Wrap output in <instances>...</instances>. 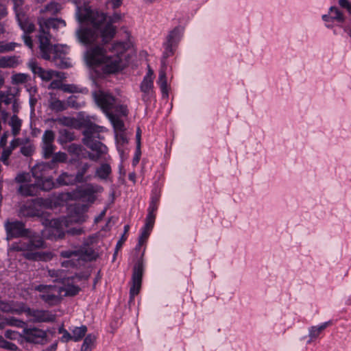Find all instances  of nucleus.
<instances>
[{
  "label": "nucleus",
  "instance_id": "nucleus-37",
  "mask_svg": "<svg viewBox=\"0 0 351 351\" xmlns=\"http://www.w3.org/2000/svg\"><path fill=\"white\" fill-rule=\"evenodd\" d=\"M111 173V167L108 164H102L95 172L96 176L101 180H106Z\"/></svg>",
  "mask_w": 351,
  "mask_h": 351
},
{
  "label": "nucleus",
  "instance_id": "nucleus-28",
  "mask_svg": "<svg viewBox=\"0 0 351 351\" xmlns=\"http://www.w3.org/2000/svg\"><path fill=\"white\" fill-rule=\"evenodd\" d=\"M115 140L117 143V150L121 158L123 157L125 152V145L128 144V140L124 132L115 134Z\"/></svg>",
  "mask_w": 351,
  "mask_h": 351
},
{
  "label": "nucleus",
  "instance_id": "nucleus-21",
  "mask_svg": "<svg viewBox=\"0 0 351 351\" xmlns=\"http://www.w3.org/2000/svg\"><path fill=\"white\" fill-rule=\"evenodd\" d=\"M140 90L142 93V100L148 103L154 97V81L147 79H143L140 84Z\"/></svg>",
  "mask_w": 351,
  "mask_h": 351
},
{
  "label": "nucleus",
  "instance_id": "nucleus-57",
  "mask_svg": "<svg viewBox=\"0 0 351 351\" xmlns=\"http://www.w3.org/2000/svg\"><path fill=\"white\" fill-rule=\"evenodd\" d=\"M115 111L121 116H126L128 112V107L125 105H119L116 106Z\"/></svg>",
  "mask_w": 351,
  "mask_h": 351
},
{
  "label": "nucleus",
  "instance_id": "nucleus-42",
  "mask_svg": "<svg viewBox=\"0 0 351 351\" xmlns=\"http://www.w3.org/2000/svg\"><path fill=\"white\" fill-rule=\"evenodd\" d=\"M61 9V6L59 3L56 2H51L48 3L44 10H42L41 12H47L49 14H56L58 13Z\"/></svg>",
  "mask_w": 351,
  "mask_h": 351
},
{
  "label": "nucleus",
  "instance_id": "nucleus-64",
  "mask_svg": "<svg viewBox=\"0 0 351 351\" xmlns=\"http://www.w3.org/2000/svg\"><path fill=\"white\" fill-rule=\"evenodd\" d=\"M60 82L58 80H53L51 82V84L49 86V88L51 89H55V88H60Z\"/></svg>",
  "mask_w": 351,
  "mask_h": 351
},
{
  "label": "nucleus",
  "instance_id": "nucleus-46",
  "mask_svg": "<svg viewBox=\"0 0 351 351\" xmlns=\"http://www.w3.org/2000/svg\"><path fill=\"white\" fill-rule=\"evenodd\" d=\"M67 160V155L64 152H58L56 153L49 162L53 166L56 162H64Z\"/></svg>",
  "mask_w": 351,
  "mask_h": 351
},
{
  "label": "nucleus",
  "instance_id": "nucleus-31",
  "mask_svg": "<svg viewBox=\"0 0 351 351\" xmlns=\"http://www.w3.org/2000/svg\"><path fill=\"white\" fill-rule=\"evenodd\" d=\"M27 66L34 73V75L40 77V79L43 77V75H44L43 73L45 71V70L38 64L36 60L31 59L28 62Z\"/></svg>",
  "mask_w": 351,
  "mask_h": 351
},
{
  "label": "nucleus",
  "instance_id": "nucleus-30",
  "mask_svg": "<svg viewBox=\"0 0 351 351\" xmlns=\"http://www.w3.org/2000/svg\"><path fill=\"white\" fill-rule=\"evenodd\" d=\"M107 117H108L111 123L113 125L115 134L117 132H124L125 126L123 121H121L119 117L112 114L111 112L107 114Z\"/></svg>",
  "mask_w": 351,
  "mask_h": 351
},
{
  "label": "nucleus",
  "instance_id": "nucleus-48",
  "mask_svg": "<svg viewBox=\"0 0 351 351\" xmlns=\"http://www.w3.org/2000/svg\"><path fill=\"white\" fill-rule=\"evenodd\" d=\"M151 232L152 231L145 229L143 228L141 229V234L138 237L139 245H143L146 243Z\"/></svg>",
  "mask_w": 351,
  "mask_h": 351
},
{
  "label": "nucleus",
  "instance_id": "nucleus-12",
  "mask_svg": "<svg viewBox=\"0 0 351 351\" xmlns=\"http://www.w3.org/2000/svg\"><path fill=\"white\" fill-rule=\"evenodd\" d=\"M16 182L20 184L19 192L24 196H34L40 189V184L35 180L34 183H30L31 176L29 173L21 172L15 178Z\"/></svg>",
  "mask_w": 351,
  "mask_h": 351
},
{
  "label": "nucleus",
  "instance_id": "nucleus-1",
  "mask_svg": "<svg viewBox=\"0 0 351 351\" xmlns=\"http://www.w3.org/2000/svg\"><path fill=\"white\" fill-rule=\"evenodd\" d=\"M76 6L75 18L81 24L76 30L78 41L84 45L96 44L101 38L102 43H109L115 36L117 27L113 23L121 19V14L108 16L103 12L92 10L85 0H73Z\"/></svg>",
  "mask_w": 351,
  "mask_h": 351
},
{
  "label": "nucleus",
  "instance_id": "nucleus-15",
  "mask_svg": "<svg viewBox=\"0 0 351 351\" xmlns=\"http://www.w3.org/2000/svg\"><path fill=\"white\" fill-rule=\"evenodd\" d=\"M21 337L27 342L44 344L47 341V332L36 327L24 328Z\"/></svg>",
  "mask_w": 351,
  "mask_h": 351
},
{
  "label": "nucleus",
  "instance_id": "nucleus-40",
  "mask_svg": "<svg viewBox=\"0 0 351 351\" xmlns=\"http://www.w3.org/2000/svg\"><path fill=\"white\" fill-rule=\"evenodd\" d=\"M65 103L66 104V108L70 106L77 109L84 106V101L83 100H78L75 95L70 96Z\"/></svg>",
  "mask_w": 351,
  "mask_h": 351
},
{
  "label": "nucleus",
  "instance_id": "nucleus-19",
  "mask_svg": "<svg viewBox=\"0 0 351 351\" xmlns=\"http://www.w3.org/2000/svg\"><path fill=\"white\" fill-rule=\"evenodd\" d=\"M55 133L51 130H46L42 137V150L45 158H49L53 153L56 146L53 144Z\"/></svg>",
  "mask_w": 351,
  "mask_h": 351
},
{
  "label": "nucleus",
  "instance_id": "nucleus-7",
  "mask_svg": "<svg viewBox=\"0 0 351 351\" xmlns=\"http://www.w3.org/2000/svg\"><path fill=\"white\" fill-rule=\"evenodd\" d=\"M16 18L21 29L24 32L23 39L25 44L30 49L33 48V43L31 37L27 34L34 31L35 27L33 22L27 16L23 0H12Z\"/></svg>",
  "mask_w": 351,
  "mask_h": 351
},
{
  "label": "nucleus",
  "instance_id": "nucleus-41",
  "mask_svg": "<svg viewBox=\"0 0 351 351\" xmlns=\"http://www.w3.org/2000/svg\"><path fill=\"white\" fill-rule=\"evenodd\" d=\"M14 99V95L8 89L5 91L0 90V101L6 105L12 104Z\"/></svg>",
  "mask_w": 351,
  "mask_h": 351
},
{
  "label": "nucleus",
  "instance_id": "nucleus-38",
  "mask_svg": "<svg viewBox=\"0 0 351 351\" xmlns=\"http://www.w3.org/2000/svg\"><path fill=\"white\" fill-rule=\"evenodd\" d=\"M95 337L93 335H88L82 345L81 351H91L95 341Z\"/></svg>",
  "mask_w": 351,
  "mask_h": 351
},
{
  "label": "nucleus",
  "instance_id": "nucleus-18",
  "mask_svg": "<svg viewBox=\"0 0 351 351\" xmlns=\"http://www.w3.org/2000/svg\"><path fill=\"white\" fill-rule=\"evenodd\" d=\"M23 313L33 322H50L55 319V316L50 311L46 310L32 309L24 304Z\"/></svg>",
  "mask_w": 351,
  "mask_h": 351
},
{
  "label": "nucleus",
  "instance_id": "nucleus-36",
  "mask_svg": "<svg viewBox=\"0 0 351 351\" xmlns=\"http://www.w3.org/2000/svg\"><path fill=\"white\" fill-rule=\"evenodd\" d=\"M9 125L12 128V134L14 136H16L21 131L22 121L16 115L14 114L11 117Z\"/></svg>",
  "mask_w": 351,
  "mask_h": 351
},
{
  "label": "nucleus",
  "instance_id": "nucleus-32",
  "mask_svg": "<svg viewBox=\"0 0 351 351\" xmlns=\"http://www.w3.org/2000/svg\"><path fill=\"white\" fill-rule=\"evenodd\" d=\"M27 66L34 73V75L40 77V79L43 77V75H44L43 73L45 71V70L38 64L36 60L31 59L28 62Z\"/></svg>",
  "mask_w": 351,
  "mask_h": 351
},
{
  "label": "nucleus",
  "instance_id": "nucleus-58",
  "mask_svg": "<svg viewBox=\"0 0 351 351\" xmlns=\"http://www.w3.org/2000/svg\"><path fill=\"white\" fill-rule=\"evenodd\" d=\"M23 208H25V207L22 208L21 209V213L23 215V216H29V217H34V216H37V217H45V214L43 213H40L39 211H37L36 213L35 212H32V211H28L27 213H25L24 210H23Z\"/></svg>",
  "mask_w": 351,
  "mask_h": 351
},
{
  "label": "nucleus",
  "instance_id": "nucleus-27",
  "mask_svg": "<svg viewBox=\"0 0 351 351\" xmlns=\"http://www.w3.org/2000/svg\"><path fill=\"white\" fill-rule=\"evenodd\" d=\"M157 83L160 86L162 97L167 98L169 97V88L167 84L166 72L164 69H160Z\"/></svg>",
  "mask_w": 351,
  "mask_h": 351
},
{
  "label": "nucleus",
  "instance_id": "nucleus-24",
  "mask_svg": "<svg viewBox=\"0 0 351 351\" xmlns=\"http://www.w3.org/2000/svg\"><path fill=\"white\" fill-rule=\"evenodd\" d=\"M21 63L22 60L18 56L0 57V68H16Z\"/></svg>",
  "mask_w": 351,
  "mask_h": 351
},
{
  "label": "nucleus",
  "instance_id": "nucleus-17",
  "mask_svg": "<svg viewBox=\"0 0 351 351\" xmlns=\"http://www.w3.org/2000/svg\"><path fill=\"white\" fill-rule=\"evenodd\" d=\"M93 97L97 105L107 115L115 104L114 98L108 93L102 90H97L93 93Z\"/></svg>",
  "mask_w": 351,
  "mask_h": 351
},
{
  "label": "nucleus",
  "instance_id": "nucleus-59",
  "mask_svg": "<svg viewBox=\"0 0 351 351\" xmlns=\"http://www.w3.org/2000/svg\"><path fill=\"white\" fill-rule=\"evenodd\" d=\"M67 232L71 235H81L84 233V229L82 227L72 228L69 229Z\"/></svg>",
  "mask_w": 351,
  "mask_h": 351
},
{
  "label": "nucleus",
  "instance_id": "nucleus-55",
  "mask_svg": "<svg viewBox=\"0 0 351 351\" xmlns=\"http://www.w3.org/2000/svg\"><path fill=\"white\" fill-rule=\"evenodd\" d=\"M123 3V0H106V3L108 8L117 9L119 8Z\"/></svg>",
  "mask_w": 351,
  "mask_h": 351
},
{
  "label": "nucleus",
  "instance_id": "nucleus-20",
  "mask_svg": "<svg viewBox=\"0 0 351 351\" xmlns=\"http://www.w3.org/2000/svg\"><path fill=\"white\" fill-rule=\"evenodd\" d=\"M60 256L68 260L62 263V266L64 267H77L80 263L81 255L78 251L75 250H64L60 252Z\"/></svg>",
  "mask_w": 351,
  "mask_h": 351
},
{
  "label": "nucleus",
  "instance_id": "nucleus-16",
  "mask_svg": "<svg viewBox=\"0 0 351 351\" xmlns=\"http://www.w3.org/2000/svg\"><path fill=\"white\" fill-rule=\"evenodd\" d=\"M103 191V187L99 185L87 184L78 187L75 193L80 198L83 199L88 203L93 204L97 199V194L101 193Z\"/></svg>",
  "mask_w": 351,
  "mask_h": 351
},
{
  "label": "nucleus",
  "instance_id": "nucleus-44",
  "mask_svg": "<svg viewBox=\"0 0 351 351\" xmlns=\"http://www.w3.org/2000/svg\"><path fill=\"white\" fill-rule=\"evenodd\" d=\"M4 320L5 326H16L19 328H23L25 326V323L23 321L17 319L14 317L6 318Z\"/></svg>",
  "mask_w": 351,
  "mask_h": 351
},
{
  "label": "nucleus",
  "instance_id": "nucleus-13",
  "mask_svg": "<svg viewBox=\"0 0 351 351\" xmlns=\"http://www.w3.org/2000/svg\"><path fill=\"white\" fill-rule=\"evenodd\" d=\"M50 47L49 56H51V53H53L52 61L57 66L66 69L72 66L71 60L66 57L70 50L69 46L66 45H55L52 47L50 45Z\"/></svg>",
  "mask_w": 351,
  "mask_h": 351
},
{
  "label": "nucleus",
  "instance_id": "nucleus-34",
  "mask_svg": "<svg viewBox=\"0 0 351 351\" xmlns=\"http://www.w3.org/2000/svg\"><path fill=\"white\" fill-rule=\"evenodd\" d=\"M48 276L53 278L54 282H60L64 284V281L69 280V278H65V274L63 270H48Z\"/></svg>",
  "mask_w": 351,
  "mask_h": 351
},
{
  "label": "nucleus",
  "instance_id": "nucleus-6",
  "mask_svg": "<svg viewBox=\"0 0 351 351\" xmlns=\"http://www.w3.org/2000/svg\"><path fill=\"white\" fill-rule=\"evenodd\" d=\"M38 24L40 26L38 40L40 56L45 60H49L51 51V35L48 32V29L50 28L58 29L64 27L66 26V23L64 21L59 19H44L42 18L38 19Z\"/></svg>",
  "mask_w": 351,
  "mask_h": 351
},
{
  "label": "nucleus",
  "instance_id": "nucleus-22",
  "mask_svg": "<svg viewBox=\"0 0 351 351\" xmlns=\"http://www.w3.org/2000/svg\"><path fill=\"white\" fill-rule=\"evenodd\" d=\"M24 309L23 302H6L0 300V310L5 313H11L19 315L23 313Z\"/></svg>",
  "mask_w": 351,
  "mask_h": 351
},
{
  "label": "nucleus",
  "instance_id": "nucleus-43",
  "mask_svg": "<svg viewBox=\"0 0 351 351\" xmlns=\"http://www.w3.org/2000/svg\"><path fill=\"white\" fill-rule=\"evenodd\" d=\"M73 134L66 130H62L60 132L58 141L63 144L73 140Z\"/></svg>",
  "mask_w": 351,
  "mask_h": 351
},
{
  "label": "nucleus",
  "instance_id": "nucleus-25",
  "mask_svg": "<svg viewBox=\"0 0 351 351\" xmlns=\"http://www.w3.org/2000/svg\"><path fill=\"white\" fill-rule=\"evenodd\" d=\"M331 324V322H326L324 323H322L319 325L317 326H311L308 328V337L309 339L308 340L307 343H311L313 341H315L316 339H317L319 336V335L323 332L324 329H326L328 326Z\"/></svg>",
  "mask_w": 351,
  "mask_h": 351
},
{
  "label": "nucleus",
  "instance_id": "nucleus-26",
  "mask_svg": "<svg viewBox=\"0 0 351 351\" xmlns=\"http://www.w3.org/2000/svg\"><path fill=\"white\" fill-rule=\"evenodd\" d=\"M69 280L64 281L63 286L59 287L61 289V298L62 296H74L77 295L80 289L78 286L69 284Z\"/></svg>",
  "mask_w": 351,
  "mask_h": 351
},
{
  "label": "nucleus",
  "instance_id": "nucleus-3",
  "mask_svg": "<svg viewBox=\"0 0 351 351\" xmlns=\"http://www.w3.org/2000/svg\"><path fill=\"white\" fill-rule=\"evenodd\" d=\"M8 240L18 238L27 237V241H20L12 244L11 250L18 252H23L24 256L31 261H48L52 259L53 254L51 252H37V250L46 247L43 238L38 234L32 232L25 228V224L20 221L7 220L4 223Z\"/></svg>",
  "mask_w": 351,
  "mask_h": 351
},
{
  "label": "nucleus",
  "instance_id": "nucleus-53",
  "mask_svg": "<svg viewBox=\"0 0 351 351\" xmlns=\"http://www.w3.org/2000/svg\"><path fill=\"white\" fill-rule=\"evenodd\" d=\"M5 337L11 340H16L19 339V337H21V334H19L15 330H7L5 332Z\"/></svg>",
  "mask_w": 351,
  "mask_h": 351
},
{
  "label": "nucleus",
  "instance_id": "nucleus-61",
  "mask_svg": "<svg viewBox=\"0 0 351 351\" xmlns=\"http://www.w3.org/2000/svg\"><path fill=\"white\" fill-rule=\"evenodd\" d=\"M126 236L123 234L121 237V239L117 241L115 248V254L117 253V252L119 250V249L122 247L123 243L126 241Z\"/></svg>",
  "mask_w": 351,
  "mask_h": 351
},
{
  "label": "nucleus",
  "instance_id": "nucleus-35",
  "mask_svg": "<svg viewBox=\"0 0 351 351\" xmlns=\"http://www.w3.org/2000/svg\"><path fill=\"white\" fill-rule=\"evenodd\" d=\"M29 79V75L26 73H13L11 76V83L13 85L25 84Z\"/></svg>",
  "mask_w": 351,
  "mask_h": 351
},
{
  "label": "nucleus",
  "instance_id": "nucleus-54",
  "mask_svg": "<svg viewBox=\"0 0 351 351\" xmlns=\"http://www.w3.org/2000/svg\"><path fill=\"white\" fill-rule=\"evenodd\" d=\"M34 150V147L32 145H23L21 147V153L25 156H31Z\"/></svg>",
  "mask_w": 351,
  "mask_h": 351
},
{
  "label": "nucleus",
  "instance_id": "nucleus-51",
  "mask_svg": "<svg viewBox=\"0 0 351 351\" xmlns=\"http://www.w3.org/2000/svg\"><path fill=\"white\" fill-rule=\"evenodd\" d=\"M59 333L62 334V336L61 337V341L62 342H68L71 340L73 341L72 333H70L63 328H60L59 329Z\"/></svg>",
  "mask_w": 351,
  "mask_h": 351
},
{
  "label": "nucleus",
  "instance_id": "nucleus-8",
  "mask_svg": "<svg viewBox=\"0 0 351 351\" xmlns=\"http://www.w3.org/2000/svg\"><path fill=\"white\" fill-rule=\"evenodd\" d=\"M53 168V166L49 162H38L32 168V176L38 184H40L41 190L48 191L54 187L53 177L49 176V171Z\"/></svg>",
  "mask_w": 351,
  "mask_h": 351
},
{
  "label": "nucleus",
  "instance_id": "nucleus-39",
  "mask_svg": "<svg viewBox=\"0 0 351 351\" xmlns=\"http://www.w3.org/2000/svg\"><path fill=\"white\" fill-rule=\"evenodd\" d=\"M89 167L90 165L88 163H84L82 165L76 175L75 176L77 182H84L89 179L88 177L84 178V175L87 172Z\"/></svg>",
  "mask_w": 351,
  "mask_h": 351
},
{
  "label": "nucleus",
  "instance_id": "nucleus-11",
  "mask_svg": "<svg viewBox=\"0 0 351 351\" xmlns=\"http://www.w3.org/2000/svg\"><path fill=\"white\" fill-rule=\"evenodd\" d=\"M34 289L40 293V298L49 306L56 305L62 300L59 286L40 285L36 286Z\"/></svg>",
  "mask_w": 351,
  "mask_h": 351
},
{
  "label": "nucleus",
  "instance_id": "nucleus-50",
  "mask_svg": "<svg viewBox=\"0 0 351 351\" xmlns=\"http://www.w3.org/2000/svg\"><path fill=\"white\" fill-rule=\"evenodd\" d=\"M58 122L66 126L73 127L75 126V120L71 117H63L58 119Z\"/></svg>",
  "mask_w": 351,
  "mask_h": 351
},
{
  "label": "nucleus",
  "instance_id": "nucleus-5",
  "mask_svg": "<svg viewBox=\"0 0 351 351\" xmlns=\"http://www.w3.org/2000/svg\"><path fill=\"white\" fill-rule=\"evenodd\" d=\"M80 121L81 127L84 128V144L96 152V156L90 154L89 158L91 160H97L108 152L107 147L97 140L101 138L100 133L104 132L106 128L93 123L88 116L82 117Z\"/></svg>",
  "mask_w": 351,
  "mask_h": 351
},
{
  "label": "nucleus",
  "instance_id": "nucleus-47",
  "mask_svg": "<svg viewBox=\"0 0 351 351\" xmlns=\"http://www.w3.org/2000/svg\"><path fill=\"white\" fill-rule=\"evenodd\" d=\"M156 215H147L145 219V225L143 226V228L152 231L155 223Z\"/></svg>",
  "mask_w": 351,
  "mask_h": 351
},
{
  "label": "nucleus",
  "instance_id": "nucleus-52",
  "mask_svg": "<svg viewBox=\"0 0 351 351\" xmlns=\"http://www.w3.org/2000/svg\"><path fill=\"white\" fill-rule=\"evenodd\" d=\"M14 147H15V145L14 143V141H12L10 143V147L5 149L3 151V152L1 154V156L0 158V161L1 160H5V159H9V157L11 155L12 151V149H14Z\"/></svg>",
  "mask_w": 351,
  "mask_h": 351
},
{
  "label": "nucleus",
  "instance_id": "nucleus-63",
  "mask_svg": "<svg viewBox=\"0 0 351 351\" xmlns=\"http://www.w3.org/2000/svg\"><path fill=\"white\" fill-rule=\"evenodd\" d=\"M69 151L70 152L78 154L81 151V147H80V146H79L76 144H71L69 147Z\"/></svg>",
  "mask_w": 351,
  "mask_h": 351
},
{
  "label": "nucleus",
  "instance_id": "nucleus-62",
  "mask_svg": "<svg viewBox=\"0 0 351 351\" xmlns=\"http://www.w3.org/2000/svg\"><path fill=\"white\" fill-rule=\"evenodd\" d=\"M157 209H158L157 204H154V203H150L149 208H148L147 215H156L155 212L157 210Z\"/></svg>",
  "mask_w": 351,
  "mask_h": 351
},
{
  "label": "nucleus",
  "instance_id": "nucleus-49",
  "mask_svg": "<svg viewBox=\"0 0 351 351\" xmlns=\"http://www.w3.org/2000/svg\"><path fill=\"white\" fill-rule=\"evenodd\" d=\"M41 80L43 81L49 82L54 77H59L58 73L53 70H45Z\"/></svg>",
  "mask_w": 351,
  "mask_h": 351
},
{
  "label": "nucleus",
  "instance_id": "nucleus-14",
  "mask_svg": "<svg viewBox=\"0 0 351 351\" xmlns=\"http://www.w3.org/2000/svg\"><path fill=\"white\" fill-rule=\"evenodd\" d=\"M145 251V247L143 248V252L141 255L140 259L135 264L133 273L132 276V287L130 290V301H132L135 295H136L141 289V283H142V277L143 273L144 270V265L143 261V256H144Z\"/></svg>",
  "mask_w": 351,
  "mask_h": 351
},
{
  "label": "nucleus",
  "instance_id": "nucleus-33",
  "mask_svg": "<svg viewBox=\"0 0 351 351\" xmlns=\"http://www.w3.org/2000/svg\"><path fill=\"white\" fill-rule=\"evenodd\" d=\"M87 332V327L82 325L80 327H74L71 330L73 341L77 342L80 341L86 335Z\"/></svg>",
  "mask_w": 351,
  "mask_h": 351
},
{
  "label": "nucleus",
  "instance_id": "nucleus-56",
  "mask_svg": "<svg viewBox=\"0 0 351 351\" xmlns=\"http://www.w3.org/2000/svg\"><path fill=\"white\" fill-rule=\"evenodd\" d=\"M1 348L11 351H16L18 350V347L16 344L10 343L5 339L3 340Z\"/></svg>",
  "mask_w": 351,
  "mask_h": 351
},
{
  "label": "nucleus",
  "instance_id": "nucleus-9",
  "mask_svg": "<svg viewBox=\"0 0 351 351\" xmlns=\"http://www.w3.org/2000/svg\"><path fill=\"white\" fill-rule=\"evenodd\" d=\"M184 34V28L178 26L169 31L166 36V39L162 44L164 51L162 53V64L166 66V59L173 56Z\"/></svg>",
  "mask_w": 351,
  "mask_h": 351
},
{
  "label": "nucleus",
  "instance_id": "nucleus-10",
  "mask_svg": "<svg viewBox=\"0 0 351 351\" xmlns=\"http://www.w3.org/2000/svg\"><path fill=\"white\" fill-rule=\"evenodd\" d=\"M322 19L326 28L335 29L336 27H343L344 32L351 38V24L346 26L343 25L345 21V17L343 13L337 7H330L328 14L322 15ZM333 32L334 34H337L335 29H334Z\"/></svg>",
  "mask_w": 351,
  "mask_h": 351
},
{
  "label": "nucleus",
  "instance_id": "nucleus-45",
  "mask_svg": "<svg viewBox=\"0 0 351 351\" xmlns=\"http://www.w3.org/2000/svg\"><path fill=\"white\" fill-rule=\"evenodd\" d=\"M19 44L16 43H5L0 41V53H5L13 51Z\"/></svg>",
  "mask_w": 351,
  "mask_h": 351
},
{
  "label": "nucleus",
  "instance_id": "nucleus-4",
  "mask_svg": "<svg viewBox=\"0 0 351 351\" xmlns=\"http://www.w3.org/2000/svg\"><path fill=\"white\" fill-rule=\"evenodd\" d=\"M88 210L87 205L76 204L73 207L68 219H51L49 215H47V217L43 221L47 227L45 230L47 237L51 240L62 239L64 236L65 229L69 227V223H83L87 220Z\"/></svg>",
  "mask_w": 351,
  "mask_h": 351
},
{
  "label": "nucleus",
  "instance_id": "nucleus-60",
  "mask_svg": "<svg viewBox=\"0 0 351 351\" xmlns=\"http://www.w3.org/2000/svg\"><path fill=\"white\" fill-rule=\"evenodd\" d=\"M339 4L341 7L347 9L351 14V3L348 0H339Z\"/></svg>",
  "mask_w": 351,
  "mask_h": 351
},
{
  "label": "nucleus",
  "instance_id": "nucleus-2",
  "mask_svg": "<svg viewBox=\"0 0 351 351\" xmlns=\"http://www.w3.org/2000/svg\"><path fill=\"white\" fill-rule=\"evenodd\" d=\"M132 46L130 40L114 42L110 47L95 45L85 51L84 58L90 68L106 74L115 73L124 67V55Z\"/></svg>",
  "mask_w": 351,
  "mask_h": 351
},
{
  "label": "nucleus",
  "instance_id": "nucleus-29",
  "mask_svg": "<svg viewBox=\"0 0 351 351\" xmlns=\"http://www.w3.org/2000/svg\"><path fill=\"white\" fill-rule=\"evenodd\" d=\"M56 182L61 186L73 185L77 183L75 176L66 172L62 173L56 179Z\"/></svg>",
  "mask_w": 351,
  "mask_h": 351
},
{
  "label": "nucleus",
  "instance_id": "nucleus-23",
  "mask_svg": "<svg viewBox=\"0 0 351 351\" xmlns=\"http://www.w3.org/2000/svg\"><path fill=\"white\" fill-rule=\"evenodd\" d=\"M48 106L52 111L58 112L64 111L66 109V104L65 101L59 99L56 94L50 93L49 94Z\"/></svg>",
  "mask_w": 351,
  "mask_h": 351
}]
</instances>
